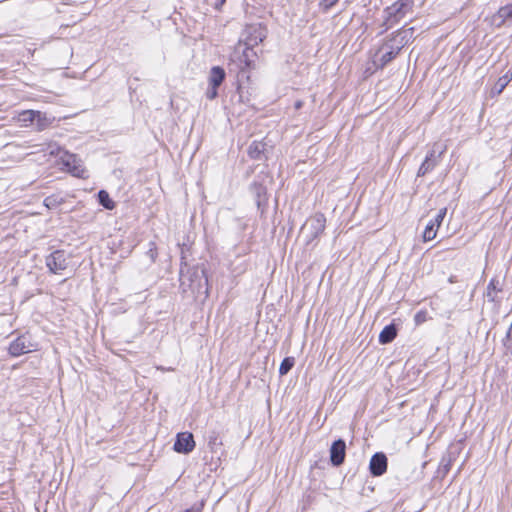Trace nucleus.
<instances>
[{
	"mask_svg": "<svg viewBox=\"0 0 512 512\" xmlns=\"http://www.w3.org/2000/svg\"><path fill=\"white\" fill-rule=\"evenodd\" d=\"M326 218L322 213H316L311 216L302 226L301 233L306 239V244H310L317 239L325 230Z\"/></svg>",
	"mask_w": 512,
	"mask_h": 512,
	"instance_id": "obj_1",
	"label": "nucleus"
},
{
	"mask_svg": "<svg viewBox=\"0 0 512 512\" xmlns=\"http://www.w3.org/2000/svg\"><path fill=\"white\" fill-rule=\"evenodd\" d=\"M72 256L64 250H55L46 256L45 264L53 274H61L69 268Z\"/></svg>",
	"mask_w": 512,
	"mask_h": 512,
	"instance_id": "obj_2",
	"label": "nucleus"
},
{
	"mask_svg": "<svg viewBox=\"0 0 512 512\" xmlns=\"http://www.w3.org/2000/svg\"><path fill=\"white\" fill-rule=\"evenodd\" d=\"M265 38L266 30L260 24H252L244 29L241 41L249 49L261 43Z\"/></svg>",
	"mask_w": 512,
	"mask_h": 512,
	"instance_id": "obj_3",
	"label": "nucleus"
},
{
	"mask_svg": "<svg viewBox=\"0 0 512 512\" xmlns=\"http://www.w3.org/2000/svg\"><path fill=\"white\" fill-rule=\"evenodd\" d=\"M61 160H62L63 165L74 176L79 177V178L86 177L85 167L83 166L81 159H79L75 154L65 152L61 156Z\"/></svg>",
	"mask_w": 512,
	"mask_h": 512,
	"instance_id": "obj_4",
	"label": "nucleus"
},
{
	"mask_svg": "<svg viewBox=\"0 0 512 512\" xmlns=\"http://www.w3.org/2000/svg\"><path fill=\"white\" fill-rule=\"evenodd\" d=\"M189 287L197 293H208V279L205 270L199 267L193 268L189 276Z\"/></svg>",
	"mask_w": 512,
	"mask_h": 512,
	"instance_id": "obj_5",
	"label": "nucleus"
},
{
	"mask_svg": "<svg viewBox=\"0 0 512 512\" xmlns=\"http://www.w3.org/2000/svg\"><path fill=\"white\" fill-rule=\"evenodd\" d=\"M411 0H401L386 8V22H397L403 18L411 8Z\"/></svg>",
	"mask_w": 512,
	"mask_h": 512,
	"instance_id": "obj_6",
	"label": "nucleus"
},
{
	"mask_svg": "<svg viewBox=\"0 0 512 512\" xmlns=\"http://www.w3.org/2000/svg\"><path fill=\"white\" fill-rule=\"evenodd\" d=\"M173 448L176 452L182 454H188L193 451L195 448L193 434L190 432L178 433Z\"/></svg>",
	"mask_w": 512,
	"mask_h": 512,
	"instance_id": "obj_7",
	"label": "nucleus"
},
{
	"mask_svg": "<svg viewBox=\"0 0 512 512\" xmlns=\"http://www.w3.org/2000/svg\"><path fill=\"white\" fill-rule=\"evenodd\" d=\"M9 354L13 357H18L22 354L33 351V345L25 335L17 337L9 345Z\"/></svg>",
	"mask_w": 512,
	"mask_h": 512,
	"instance_id": "obj_8",
	"label": "nucleus"
},
{
	"mask_svg": "<svg viewBox=\"0 0 512 512\" xmlns=\"http://www.w3.org/2000/svg\"><path fill=\"white\" fill-rule=\"evenodd\" d=\"M346 456V444L342 439L334 441L330 447V461L334 466H340Z\"/></svg>",
	"mask_w": 512,
	"mask_h": 512,
	"instance_id": "obj_9",
	"label": "nucleus"
},
{
	"mask_svg": "<svg viewBox=\"0 0 512 512\" xmlns=\"http://www.w3.org/2000/svg\"><path fill=\"white\" fill-rule=\"evenodd\" d=\"M370 472L374 476H380L384 473V453L378 452L373 455L370 461Z\"/></svg>",
	"mask_w": 512,
	"mask_h": 512,
	"instance_id": "obj_10",
	"label": "nucleus"
},
{
	"mask_svg": "<svg viewBox=\"0 0 512 512\" xmlns=\"http://www.w3.org/2000/svg\"><path fill=\"white\" fill-rule=\"evenodd\" d=\"M225 71L219 66H214L209 74V85L219 87L225 79Z\"/></svg>",
	"mask_w": 512,
	"mask_h": 512,
	"instance_id": "obj_11",
	"label": "nucleus"
},
{
	"mask_svg": "<svg viewBox=\"0 0 512 512\" xmlns=\"http://www.w3.org/2000/svg\"><path fill=\"white\" fill-rule=\"evenodd\" d=\"M511 80H512V72L511 73L508 72L505 75L501 76L497 80L495 85L492 87L491 96L495 97V96L500 95Z\"/></svg>",
	"mask_w": 512,
	"mask_h": 512,
	"instance_id": "obj_12",
	"label": "nucleus"
},
{
	"mask_svg": "<svg viewBox=\"0 0 512 512\" xmlns=\"http://www.w3.org/2000/svg\"><path fill=\"white\" fill-rule=\"evenodd\" d=\"M437 164V157H435V150H433L424 160L418 170V176H424L431 171Z\"/></svg>",
	"mask_w": 512,
	"mask_h": 512,
	"instance_id": "obj_13",
	"label": "nucleus"
},
{
	"mask_svg": "<svg viewBox=\"0 0 512 512\" xmlns=\"http://www.w3.org/2000/svg\"><path fill=\"white\" fill-rule=\"evenodd\" d=\"M512 17V5H506L501 7L497 14L493 16V22L500 26L504 23L507 18Z\"/></svg>",
	"mask_w": 512,
	"mask_h": 512,
	"instance_id": "obj_14",
	"label": "nucleus"
},
{
	"mask_svg": "<svg viewBox=\"0 0 512 512\" xmlns=\"http://www.w3.org/2000/svg\"><path fill=\"white\" fill-rule=\"evenodd\" d=\"M34 122L36 123L37 130L43 131L51 125L52 119L50 117H48L46 113H43L41 111H36Z\"/></svg>",
	"mask_w": 512,
	"mask_h": 512,
	"instance_id": "obj_15",
	"label": "nucleus"
},
{
	"mask_svg": "<svg viewBox=\"0 0 512 512\" xmlns=\"http://www.w3.org/2000/svg\"><path fill=\"white\" fill-rule=\"evenodd\" d=\"M264 149V143L254 141L248 148V154L252 159H260V156L264 152Z\"/></svg>",
	"mask_w": 512,
	"mask_h": 512,
	"instance_id": "obj_16",
	"label": "nucleus"
},
{
	"mask_svg": "<svg viewBox=\"0 0 512 512\" xmlns=\"http://www.w3.org/2000/svg\"><path fill=\"white\" fill-rule=\"evenodd\" d=\"M98 201L106 209L112 210L115 207L114 201L110 198L109 194L105 190L98 192Z\"/></svg>",
	"mask_w": 512,
	"mask_h": 512,
	"instance_id": "obj_17",
	"label": "nucleus"
},
{
	"mask_svg": "<svg viewBox=\"0 0 512 512\" xmlns=\"http://www.w3.org/2000/svg\"><path fill=\"white\" fill-rule=\"evenodd\" d=\"M500 290H501L500 282L498 280L492 279L487 287V297L491 301H494L496 298L497 292H499Z\"/></svg>",
	"mask_w": 512,
	"mask_h": 512,
	"instance_id": "obj_18",
	"label": "nucleus"
},
{
	"mask_svg": "<svg viewBox=\"0 0 512 512\" xmlns=\"http://www.w3.org/2000/svg\"><path fill=\"white\" fill-rule=\"evenodd\" d=\"M34 110H24L18 114V121L27 125V123H33L35 120Z\"/></svg>",
	"mask_w": 512,
	"mask_h": 512,
	"instance_id": "obj_19",
	"label": "nucleus"
},
{
	"mask_svg": "<svg viewBox=\"0 0 512 512\" xmlns=\"http://www.w3.org/2000/svg\"><path fill=\"white\" fill-rule=\"evenodd\" d=\"M295 360L293 357H286L283 359V361L280 364L279 367V374L281 376L286 375L294 366Z\"/></svg>",
	"mask_w": 512,
	"mask_h": 512,
	"instance_id": "obj_20",
	"label": "nucleus"
},
{
	"mask_svg": "<svg viewBox=\"0 0 512 512\" xmlns=\"http://www.w3.org/2000/svg\"><path fill=\"white\" fill-rule=\"evenodd\" d=\"M250 189L258 198V203H260V199L266 195V188L261 183L253 182Z\"/></svg>",
	"mask_w": 512,
	"mask_h": 512,
	"instance_id": "obj_21",
	"label": "nucleus"
},
{
	"mask_svg": "<svg viewBox=\"0 0 512 512\" xmlns=\"http://www.w3.org/2000/svg\"><path fill=\"white\" fill-rule=\"evenodd\" d=\"M437 228L435 227V224L428 223L425 227V230L423 232V240L431 241L436 237Z\"/></svg>",
	"mask_w": 512,
	"mask_h": 512,
	"instance_id": "obj_22",
	"label": "nucleus"
},
{
	"mask_svg": "<svg viewBox=\"0 0 512 512\" xmlns=\"http://www.w3.org/2000/svg\"><path fill=\"white\" fill-rule=\"evenodd\" d=\"M222 445L221 439L217 432H212L208 438V446L212 451H215Z\"/></svg>",
	"mask_w": 512,
	"mask_h": 512,
	"instance_id": "obj_23",
	"label": "nucleus"
},
{
	"mask_svg": "<svg viewBox=\"0 0 512 512\" xmlns=\"http://www.w3.org/2000/svg\"><path fill=\"white\" fill-rule=\"evenodd\" d=\"M447 213V208H442L438 211L437 215L435 216L434 220L430 221V224H435V227L438 229L444 220Z\"/></svg>",
	"mask_w": 512,
	"mask_h": 512,
	"instance_id": "obj_24",
	"label": "nucleus"
},
{
	"mask_svg": "<svg viewBox=\"0 0 512 512\" xmlns=\"http://www.w3.org/2000/svg\"><path fill=\"white\" fill-rule=\"evenodd\" d=\"M62 202V199H58L56 196H49L46 197L44 200V204L48 209L56 208L58 205H60Z\"/></svg>",
	"mask_w": 512,
	"mask_h": 512,
	"instance_id": "obj_25",
	"label": "nucleus"
},
{
	"mask_svg": "<svg viewBox=\"0 0 512 512\" xmlns=\"http://www.w3.org/2000/svg\"><path fill=\"white\" fill-rule=\"evenodd\" d=\"M396 335L397 331L393 324L386 326V343L391 342Z\"/></svg>",
	"mask_w": 512,
	"mask_h": 512,
	"instance_id": "obj_26",
	"label": "nucleus"
},
{
	"mask_svg": "<svg viewBox=\"0 0 512 512\" xmlns=\"http://www.w3.org/2000/svg\"><path fill=\"white\" fill-rule=\"evenodd\" d=\"M337 1L338 0H321L319 6L323 11H327L332 6H334L337 3Z\"/></svg>",
	"mask_w": 512,
	"mask_h": 512,
	"instance_id": "obj_27",
	"label": "nucleus"
},
{
	"mask_svg": "<svg viewBox=\"0 0 512 512\" xmlns=\"http://www.w3.org/2000/svg\"><path fill=\"white\" fill-rule=\"evenodd\" d=\"M217 89H218V87H214V86H210L209 85V87H208V89L206 91V97L209 100L215 99L217 97V95H218Z\"/></svg>",
	"mask_w": 512,
	"mask_h": 512,
	"instance_id": "obj_28",
	"label": "nucleus"
},
{
	"mask_svg": "<svg viewBox=\"0 0 512 512\" xmlns=\"http://www.w3.org/2000/svg\"><path fill=\"white\" fill-rule=\"evenodd\" d=\"M373 63L376 67H383L384 66V55L377 52L374 56Z\"/></svg>",
	"mask_w": 512,
	"mask_h": 512,
	"instance_id": "obj_29",
	"label": "nucleus"
},
{
	"mask_svg": "<svg viewBox=\"0 0 512 512\" xmlns=\"http://www.w3.org/2000/svg\"><path fill=\"white\" fill-rule=\"evenodd\" d=\"M225 1L226 0H217L215 3V8L219 10L224 5Z\"/></svg>",
	"mask_w": 512,
	"mask_h": 512,
	"instance_id": "obj_30",
	"label": "nucleus"
},
{
	"mask_svg": "<svg viewBox=\"0 0 512 512\" xmlns=\"http://www.w3.org/2000/svg\"><path fill=\"white\" fill-rule=\"evenodd\" d=\"M378 339L381 344H384V329L380 331Z\"/></svg>",
	"mask_w": 512,
	"mask_h": 512,
	"instance_id": "obj_31",
	"label": "nucleus"
},
{
	"mask_svg": "<svg viewBox=\"0 0 512 512\" xmlns=\"http://www.w3.org/2000/svg\"><path fill=\"white\" fill-rule=\"evenodd\" d=\"M301 107H302V102H301V101H297V102L295 103V108H296V109H299V108H301Z\"/></svg>",
	"mask_w": 512,
	"mask_h": 512,
	"instance_id": "obj_32",
	"label": "nucleus"
},
{
	"mask_svg": "<svg viewBox=\"0 0 512 512\" xmlns=\"http://www.w3.org/2000/svg\"><path fill=\"white\" fill-rule=\"evenodd\" d=\"M400 46L397 47V50H400V48L403 46L402 40L399 41Z\"/></svg>",
	"mask_w": 512,
	"mask_h": 512,
	"instance_id": "obj_33",
	"label": "nucleus"
},
{
	"mask_svg": "<svg viewBox=\"0 0 512 512\" xmlns=\"http://www.w3.org/2000/svg\"><path fill=\"white\" fill-rule=\"evenodd\" d=\"M400 36V33L393 38V41H397V38Z\"/></svg>",
	"mask_w": 512,
	"mask_h": 512,
	"instance_id": "obj_34",
	"label": "nucleus"
},
{
	"mask_svg": "<svg viewBox=\"0 0 512 512\" xmlns=\"http://www.w3.org/2000/svg\"><path fill=\"white\" fill-rule=\"evenodd\" d=\"M150 252L153 253V249H150ZM151 257L154 260V254H151Z\"/></svg>",
	"mask_w": 512,
	"mask_h": 512,
	"instance_id": "obj_35",
	"label": "nucleus"
},
{
	"mask_svg": "<svg viewBox=\"0 0 512 512\" xmlns=\"http://www.w3.org/2000/svg\"><path fill=\"white\" fill-rule=\"evenodd\" d=\"M392 54H393V52H388V53H386V56L389 55L391 57Z\"/></svg>",
	"mask_w": 512,
	"mask_h": 512,
	"instance_id": "obj_36",
	"label": "nucleus"
}]
</instances>
